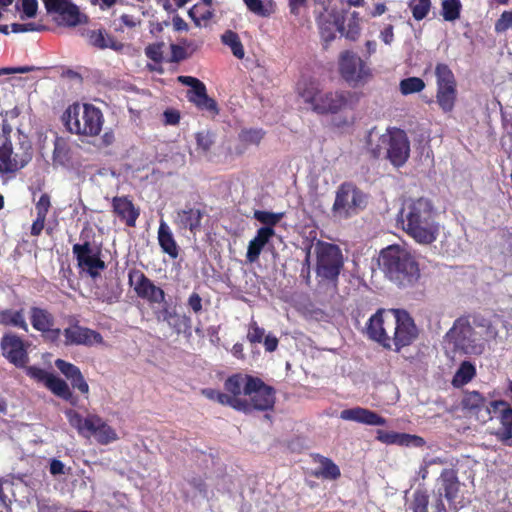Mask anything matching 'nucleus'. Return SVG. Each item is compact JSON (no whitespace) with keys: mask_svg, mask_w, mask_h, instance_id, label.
<instances>
[{"mask_svg":"<svg viewBox=\"0 0 512 512\" xmlns=\"http://www.w3.org/2000/svg\"><path fill=\"white\" fill-rule=\"evenodd\" d=\"M32 145L26 136L19 137L16 145L10 138L0 145V173H15L24 168L32 159Z\"/></svg>","mask_w":512,"mask_h":512,"instance_id":"obj_12","label":"nucleus"},{"mask_svg":"<svg viewBox=\"0 0 512 512\" xmlns=\"http://www.w3.org/2000/svg\"><path fill=\"white\" fill-rule=\"evenodd\" d=\"M367 148L374 159L385 157L395 167L403 166L410 156V141L406 132L402 129L393 127L388 128L387 132L379 136L376 144L372 139L367 141Z\"/></svg>","mask_w":512,"mask_h":512,"instance_id":"obj_7","label":"nucleus"},{"mask_svg":"<svg viewBox=\"0 0 512 512\" xmlns=\"http://www.w3.org/2000/svg\"><path fill=\"white\" fill-rule=\"evenodd\" d=\"M165 124L177 125L180 121V113L174 109H167L163 113Z\"/></svg>","mask_w":512,"mask_h":512,"instance_id":"obj_63","label":"nucleus"},{"mask_svg":"<svg viewBox=\"0 0 512 512\" xmlns=\"http://www.w3.org/2000/svg\"><path fill=\"white\" fill-rule=\"evenodd\" d=\"M61 333L62 331L60 328H55L54 326H51L48 328V331L41 332V335L45 341L57 344L59 342Z\"/></svg>","mask_w":512,"mask_h":512,"instance_id":"obj_60","label":"nucleus"},{"mask_svg":"<svg viewBox=\"0 0 512 512\" xmlns=\"http://www.w3.org/2000/svg\"><path fill=\"white\" fill-rule=\"evenodd\" d=\"M229 390L235 394H244L248 398H242V413L251 414L254 411H273L276 403V389L266 384L261 378L240 373L237 378H232Z\"/></svg>","mask_w":512,"mask_h":512,"instance_id":"obj_5","label":"nucleus"},{"mask_svg":"<svg viewBox=\"0 0 512 512\" xmlns=\"http://www.w3.org/2000/svg\"><path fill=\"white\" fill-rule=\"evenodd\" d=\"M437 481L439 487L432 494L431 512L456 511L461 487L458 470L454 468L443 469Z\"/></svg>","mask_w":512,"mask_h":512,"instance_id":"obj_10","label":"nucleus"},{"mask_svg":"<svg viewBox=\"0 0 512 512\" xmlns=\"http://www.w3.org/2000/svg\"><path fill=\"white\" fill-rule=\"evenodd\" d=\"M188 54L186 52V49L185 47L181 46V45H177V44H172L171 45V61L172 62H181L183 60H185L186 58H188Z\"/></svg>","mask_w":512,"mask_h":512,"instance_id":"obj_59","label":"nucleus"},{"mask_svg":"<svg viewBox=\"0 0 512 512\" xmlns=\"http://www.w3.org/2000/svg\"><path fill=\"white\" fill-rule=\"evenodd\" d=\"M86 37L91 46L100 50L110 48L119 52L124 48V44L107 33L105 29L89 30Z\"/></svg>","mask_w":512,"mask_h":512,"instance_id":"obj_24","label":"nucleus"},{"mask_svg":"<svg viewBox=\"0 0 512 512\" xmlns=\"http://www.w3.org/2000/svg\"><path fill=\"white\" fill-rule=\"evenodd\" d=\"M317 277L322 281L336 283L344 267L341 249L336 245L318 240L315 245Z\"/></svg>","mask_w":512,"mask_h":512,"instance_id":"obj_11","label":"nucleus"},{"mask_svg":"<svg viewBox=\"0 0 512 512\" xmlns=\"http://www.w3.org/2000/svg\"><path fill=\"white\" fill-rule=\"evenodd\" d=\"M70 382L74 389H77L80 393L85 395L86 398H88L89 385L84 379L82 372L78 373V375L72 378Z\"/></svg>","mask_w":512,"mask_h":512,"instance_id":"obj_57","label":"nucleus"},{"mask_svg":"<svg viewBox=\"0 0 512 512\" xmlns=\"http://www.w3.org/2000/svg\"><path fill=\"white\" fill-rule=\"evenodd\" d=\"M500 408L499 420L502 427L494 435L500 442L510 445L509 441L512 439V407H510V404L505 400L491 401L489 407H486L487 419L491 420V414Z\"/></svg>","mask_w":512,"mask_h":512,"instance_id":"obj_20","label":"nucleus"},{"mask_svg":"<svg viewBox=\"0 0 512 512\" xmlns=\"http://www.w3.org/2000/svg\"><path fill=\"white\" fill-rule=\"evenodd\" d=\"M340 418L369 426H384L387 421L378 413L363 407H353L340 412Z\"/></svg>","mask_w":512,"mask_h":512,"instance_id":"obj_22","label":"nucleus"},{"mask_svg":"<svg viewBox=\"0 0 512 512\" xmlns=\"http://www.w3.org/2000/svg\"><path fill=\"white\" fill-rule=\"evenodd\" d=\"M299 97L318 115H334L353 109L355 95L348 90H323L313 79H303L297 84Z\"/></svg>","mask_w":512,"mask_h":512,"instance_id":"obj_4","label":"nucleus"},{"mask_svg":"<svg viewBox=\"0 0 512 512\" xmlns=\"http://www.w3.org/2000/svg\"><path fill=\"white\" fill-rule=\"evenodd\" d=\"M72 253L77 261V265L83 264L85 261L83 259L92 258L95 255H101L100 247H93L89 241H85L84 243L74 244L72 247Z\"/></svg>","mask_w":512,"mask_h":512,"instance_id":"obj_37","label":"nucleus"},{"mask_svg":"<svg viewBox=\"0 0 512 512\" xmlns=\"http://www.w3.org/2000/svg\"><path fill=\"white\" fill-rule=\"evenodd\" d=\"M55 366L69 381L81 372L78 366L63 359H56Z\"/></svg>","mask_w":512,"mask_h":512,"instance_id":"obj_49","label":"nucleus"},{"mask_svg":"<svg viewBox=\"0 0 512 512\" xmlns=\"http://www.w3.org/2000/svg\"><path fill=\"white\" fill-rule=\"evenodd\" d=\"M168 325L178 334L190 333L192 321L189 316L176 314L173 320Z\"/></svg>","mask_w":512,"mask_h":512,"instance_id":"obj_47","label":"nucleus"},{"mask_svg":"<svg viewBox=\"0 0 512 512\" xmlns=\"http://www.w3.org/2000/svg\"><path fill=\"white\" fill-rule=\"evenodd\" d=\"M61 23L66 26L74 27L80 23V11L72 2H68L59 13Z\"/></svg>","mask_w":512,"mask_h":512,"instance_id":"obj_40","label":"nucleus"},{"mask_svg":"<svg viewBox=\"0 0 512 512\" xmlns=\"http://www.w3.org/2000/svg\"><path fill=\"white\" fill-rule=\"evenodd\" d=\"M70 325L63 330L65 346H93L104 343L103 336L96 330L81 326L79 321L72 317Z\"/></svg>","mask_w":512,"mask_h":512,"instance_id":"obj_17","label":"nucleus"},{"mask_svg":"<svg viewBox=\"0 0 512 512\" xmlns=\"http://www.w3.org/2000/svg\"><path fill=\"white\" fill-rule=\"evenodd\" d=\"M112 212L114 215L128 227H135L136 221L140 215L139 208L128 196H115L111 201Z\"/></svg>","mask_w":512,"mask_h":512,"instance_id":"obj_21","label":"nucleus"},{"mask_svg":"<svg viewBox=\"0 0 512 512\" xmlns=\"http://www.w3.org/2000/svg\"><path fill=\"white\" fill-rule=\"evenodd\" d=\"M274 235L273 228L261 227L257 230L256 236L248 244L246 259L249 263H254L259 259L263 248Z\"/></svg>","mask_w":512,"mask_h":512,"instance_id":"obj_25","label":"nucleus"},{"mask_svg":"<svg viewBox=\"0 0 512 512\" xmlns=\"http://www.w3.org/2000/svg\"><path fill=\"white\" fill-rule=\"evenodd\" d=\"M432 496L426 490L417 489L412 495L409 508L412 512H431Z\"/></svg>","mask_w":512,"mask_h":512,"instance_id":"obj_34","label":"nucleus"},{"mask_svg":"<svg viewBox=\"0 0 512 512\" xmlns=\"http://www.w3.org/2000/svg\"><path fill=\"white\" fill-rule=\"evenodd\" d=\"M38 9L37 0H22V10L26 17L32 18L36 15Z\"/></svg>","mask_w":512,"mask_h":512,"instance_id":"obj_61","label":"nucleus"},{"mask_svg":"<svg viewBox=\"0 0 512 512\" xmlns=\"http://www.w3.org/2000/svg\"><path fill=\"white\" fill-rule=\"evenodd\" d=\"M312 460L319 464L313 473L317 478L336 480L341 476L339 467L330 458L316 453L312 454Z\"/></svg>","mask_w":512,"mask_h":512,"instance_id":"obj_28","label":"nucleus"},{"mask_svg":"<svg viewBox=\"0 0 512 512\" xmlns=\"http://www.w3.org/2000/svg\"><path fill=\"white\" fill-rule=\"evenodd\" d=\"M158 243L164 253L170 258L176 259L179 256V247L170 230V227L163 220L160 221L158 228Z\"/></svg>","mask_w":512,"mask_h":512,"instance_id":"obj_27","label":"nucleus"},{"mask_svg":"<svg viewBox=\"0 0 512 512\" xmlns=\"http://www.w3.org/2000/svg\"><path fill=\"white\" fill-rule=\"evenodd\" d=\"M48 14H59L69 0H42Z\"/></svg>","mask_w":512,"mask_h":512,"instance_id":"obj_58","label":"nucleus"},{"mask_svg":"<svg viewBox=\"0 0 512 512\" xmlns=\"http://www.w3.org/2000/svg\"><path fill=\"white\" fill-rule=\"evenodd\" d=\"M461 407L463 410L478 417L483 409L486 410V398L479 391L465 390L461 399Z\"/></svg>","mask_w":512,"mask_h":512,"instance_id":"obj_30","label":"nucleus"},{"mask_svg":"<svg viewBox=\"0 0 512 512\" xmlns=\"http://www.w3.org/2000/svg\"><path fill=\"white\" fill-rule=\"evenodd\" d=\"M253 217L262 223L263 227L273 228L282 220L284 213H274L264 210H255Z\"/></svg>","mask_w":512,"mask_h":512,"instance_id":"obj_42","label":"nucleus"},{"mask_svg":"<svg viewBox=\"0 0 512 512\" xmlns=\"http://www.w3.org/2000/svg\"><path fill=\"white\" fill-rule=\"evenodd\" d=\"M475 376L476 367L474 364L470 361H463L453 376L452 385L460 388L471 382Z\"/></svg>","mask_w":512,"mask_h":512,"instance_id":"obj_33","label":"nucleus"},{"mask_svg":"<svg viewBox=\"0 0 512 512\" xmlns=\"http://www.w3.org/2000/svg\"><path fill=\"white\" fill-rule=\"evenodd\" d=\"M162 47V43L150 44L145 48V54L152 61L159 63L162 61L163 58Z\"/></svg>","mask_w":512,"mask_h":512,"instance_id":"obj_56","label":"nucleus"},{"mask_svg":"<svg viewBox=\"0 0 512 512\" xmlns=\"http://www.w3.org/2000/svg\"><path fill=\"white\" fill-rule=\"evenodd\" d=\"M386 276L400 288H411L420 278L419 264L406 249L390 245L380 253Z\"/></svg>","mask_w":512,"mask_h":512,"instance_id":"obj_6","label":"nucleus"},{"mask_svg":"<svg viewBox=\"0 0 512 512\" xmlns=\"http://www.w3.org/2000/svg\"><path fill=\"white\" fill-rule=\"evenodd\" d=\"M376 440L386 445H399L405 447H423L426 442L418 435L400 433L394 431L377 430Z\"/></svg>","mask_w":512,"mask_h":512,"instance_id":"obj_23","label":"nucleus"},{"mask_svg":"<svg viewBox=\"0 0 512 512\" xmlns=\"http://www.w3.org/2000/svg\"><path fill=\"white\" fill-rule=\"evenodd\" d=\"M425 88V82L419 77H408L400 81L401 94L410 95L421 92Z\"/></svg>","mask_w":512,"mask_h":512,"instance_id":"obj_44","label":"nucleus"},{"mask_svg":"<svg viewBox=\"0 0 512 512\" xmlns=\"http://www.w3.org/2000/svg\"><path fill=\"white\" fill-rule=\"evenodd\" d=\"M403 231L420 244L433 243L439 234V224L432 202L420 197L406 202L400 213Z\"/></svg>","mask_w":512,"mask_h":512,"instance_id":"obj_3","label":"nucleus"},{"mask_svg":"<svg viewBox=\"0 0 512 512\" xmlns=\"http://www.w3.org/2000/svg\"><path fill=\"white\" fill-rule=\"evenodd\" d=\"M29 343L14 332H6L0 340L3 357L17 368L26 367L29 361Z\"/></svg>","mask_w":512,"mask_h":512,"instance_id":"obj_15","label":"nucleus"},{"mask_svg":"<svg viewBox=\"0 0 512 512\" xmlns=\"http://www.w3.org/2000/svg\"><path fill=\"white\" fill-rule=\"evenodd\" d=\"M368 337L386 349L396 352L411 345L418 337V329L410 314L402 309H379L366 325Z\"/></svg>","mask_w":512,"mask_h":512,"instance_id":"obj_1","label":"nucleus"},{"mask_svg":"<svg viewBox=\"0 0 512 512\" xmlns=\"http://www.w3.org/2000/svg\"><path fill=\"white\" fill-rule=\"evenodd\" d=\"M437 88L456 87V80L450 67L445 63H438L435 67Z\"/></svg>","mask_w":512,"mask_h":512,"instance_id":"obj_38","label":"nucleus"},{"mask_svg":"<svg viewBox=\"0 0 512 512\" xmlns=\"http://www.w3.org/2000/svg\"><path fill=\"white\" fill-rule=\"evenodd\" d=\"M264 137L262 129H246L242 130L239 134V139L247 144L258 145Z\"/></svg>","mask_w":512,"mask_h":512,"instance_id":"obj_50","label":"nucleus"},{"mask_svg":"<svg viewBox=\"0 0 512 512\" xmlns=\"http://www.w3.org/2000/svg\"><path fill=\"white\" fill-rule=\"evenodd\" d=\"M178 81L190 87L186 97L199 110H205L214 115L219 113L216 101L208 96L206 86L202 81L192 76H179Z\"/></svg>","mask_w":512,"mask_h":512,"instance_id":"obj_18","label":"nucleus"},{"mask_svg":"<svg viewBox=\"0 0 512 512\" xmlns=\"http://www.w3.org/2000/svg\"><path fill=\"white\" fill-rule=\"evenodd\" d=\"M431 6V0H410L409 2V8L416 21H421L426 18L430 12Z\"/></svg>","mask_w":512,"mask_h":512,"instance_id":"obj_45","label":"nucleus"},{"mask_svg":"<svg viewBox=\"0 0 512 512\" xmlns=\"http://www.w3.org/2000/svg\"><path fill=\"white\" fill-rule=\"evenodd\" d=\"M360 22L361 18L359 12L353 11L348 19L347 29L345 32L346 38L353 41L358 39L361 31Z\"/></svg>","mask_w":512,"mask_h":512,"instance_id":"obj_46","label":"nucleus"},{"mask_svg":"<svg viewBox=\"0 0 512 512\" xmlns=\"http://www.w3.org/2000/svg\"><path fill=\"white\" fill-rule=\"evenodd\" d=\"M188 306L194 313H200L202 311V298L196 292L190 294L188 298Z\"/></svg>","mask_w":512,"mask_h":512,"instance_id":"obj_62","label":"nucleus"},{"mask_svg":"<svg viewBox=\"0 0 512 512\" xmlns=\"http://www.w3.org/2000/svg\"><path fill=\"white\" fill-rule=\"evenodd\" d=\"M0 325L5 327H14L28 332V324L25 319L24 309L6 308L0 310Z\"/></svg>","mask_w":512,"mask_h":512,"instance_id":"obj_31","label":"nucleus"},{"mask_svg":"<svg viewBox=\"0 0 512 512\" xmlns=\"http://www.w3.org/2000/svg\"><path fill=\"white\" fill-rule=\"evenodd\" d=\"M31 326L38 332H46L48 328L55 325L54 315L47 309L32 306L29 310Z\"/></svg>","mask_w":512,"mask_h":512,"instance_id":"obj_26","label":"nucleus"},{"mask_svg":"<svg viewBox=\"0 0 512 512\" xmlns=\"http://www.w3.org/2000/svg\"><path fill=\"white\" fill-rule=\"evenodd\" d=\"M46 387L56 396L62 398L63 400L69 402L71 405L75 406L78 403V398L73 394L67 382L60 377L54 375L52 373L51 377L48 379Z\"/></svg>","mask_w":512,"mask_h":512,"instance_id":"obj_29","label":"nucleus"},{"mask_svg":"<svg viewBox=\"0 0 512 512\" xmlns=\"http://www.w3.org/2000/svg\"><path fill=\"white\" fill-rule=\"evenodd\" d=\"M512 28V11H504L495 23L496 32H505Z\"/></svg>","mask_w":512,"mask_h":512,"instance_id":"obj_54","label":"nucleus"},{"mask_svg":"<svg viewBox=\"0 0 512 512\" xmlns=\"http://www.w3.org/2000/svg\"><path fill=\"white\" fill-rule=\"evenodd\" d=\"M50 207V196L47 193H43L35 205L36 215L47 218Z\"/></svg>","mask_w":512,"mask_h":512,"instance_id":"obj_55","label":"nucleus"},{"mask_svg":"<svg viewBox=\"0 0 512 512\" xmlns=\"http://www.w3.org/2000/svg\"><path fill=\"white\" fill-rule=\"evenodd\" d=\"M221 41L224 45L228 46L231 49L232 54L236 58H244L245 50L240 40V37L236 32L232 30L225 31L221 36Z\"/></svg>","mask_w":512,"mask_h":512,"instance_id":"obj_36","label":"nucleus"},{"mask_svg":"<svg viewBox=\"0 0 512 512\" xmlns=\"http://www.w3.org/2000/svg\"><path fill=\"white\" fill-rule=\"evenodd\" d=\"M498 330L489 319L475 318L471 325L468 316L457 318L446 333V339L459 351L466 355L479 356L486 350V344L496 340Z\"/></svg>","mask_w":512,"mask_h":512,"instance_id":"obj_2","label":"nucleus"},{"mask_svg":"<svg viewBox=\"0 0 512 512\" xmlns=\"http://www.w3.org/2000/svg\"><path fill=\"white\" fill-rule=\"evenodd\" d=\"M265 331L259 327L256 321H251L248 327L247 340L252 343H261L264 338Z\"/></svg>","mask_w":512,"mask_h":512,"instance_id":"obj_52","label":"nucleus"},{"mask_svg":"<svg viewBox=\"0 0 512 512\" xmlns=\"http://www.w3.org/2000/svg\"><path fill=\"white\" fill-rule=\"evenodd\" d=\"M62 119L70 133L87 137L99 135L104 124L102 111L88 103L69 105Z\"/></svg>","mask_w":512,"mask_h":512,"instance_id":"obj_8","label":"nucleus"},{"mask_svg":"<svg viewBox=\"0 0 512 512\" xmlns=\"http://www.w3.org/2000/svg\"><path fill=\"white\" fill-rule=\"evenodd\" d=\"M338 70L342 79L352 87L363 85L372 78V71L369 66L350 50L340 53Z\"/></svg>","mask_w":512,"mask_h":512,"instance_id":"obj_14","label":"nucleus"},{"mask_svg":"<svg viewBox=\"0 0 512 512\" xmlns=\"http://www.w3.org/2000/svg\"><path fill=\"white\" fill-rule=\"evenodd\" d=\"M61 506L58 503L49 501L38 502V512H60Z\"/></svg>","mask_w":512,"mask_h":512,"instance_id":"obj_64","label":"nucleus"},{"mask_svg":"<svg viewBox=\"0 0 512 512\" xmlns=\"http://www.w3.org/2000/svg\"><path fill=\"white\" fill-rule=\"evenodd\" d=\"M366 195L354 183L344 182L336 191L332 206L333 216L348 219L357 215L366 206Z\"/></svg>","mask_w":512,"mask_h":512,"instance_id":"obj_13","label":"nucleus"},{"mask_svg":"<svg viewBox=\"0 0 512 512\" xmlns=\"http://www.w3.org/2000/svg\"><path fill=\"white\" fill-rule=\"evenodd\" d=\"M456 96V87L437 88V103L444 112H451L453 110Z\"/></svg>","mask_w":512,"mask_h":512,"instance_id":"obj_35","label":"nucleus"},{"mask_svg":"<svg viewBox=\"0 0 512 512\" xmlns=\"http://www.w3.org/2000/svg\"><path fill=\"white\" fill-rule=\"evenodd\" d=\"M64 413L70 426L83 437L93 436L100 445H108L118 439L116 430L98 414L89 413L83 418L74 409H67Z\"/></svg>","mask_w":512,"mask_h":512,"instance_id":"obj_9","label":"nucleus"},{"mask_svg":"<svg viewBox=\"0 0 512 512\" xmlns=\"http://www.w3.org/2000/svg\"><path fill=\"white\" fill-rule=\"evenodd\" d=\"M197 149L207 154L214 144L213 136L209 131H200L195 134Z\"/></svg>","mask_w":512,"mask_h":512,"instance_id":"obj_48","label":"nucleus"},{"mask_svg":"<svg viewBox=\"0 0 512 512\" xmlns=\"http://www.w3.org/2000/svg\"><path fill=\"white\" fill-rule=\"evenodd\" d=\"M248 10L258 16L268 17L271 11L267 9L262 0H243Z\"/></svg>","mask_w":512,"mask_h":512,"instance_id":"obj_53","label":"nucleus"},{"mask_svg":"<svg viewBox=\"0 0 512 512\" xmlns=\"http://www.w3.org/2000/svg\"><path fill=\"white\" fill-rule=\"evenodd\" d=\"M85 262L78 267L86 270V272L92 277L97 278L100 276V272L106 269L105 262L101 259V255H95L92 258H87Z\"/></svg>","mask_w":512,"mask_h":512,"instance_id":"obj_43","label":"nucleus"},{"mask_svg":"<svg viewBox=\"0 0 512 512\" xmlns=\"http://www.w3.org/2000/svg\"><path fill=\"white\" fill-rule=\"evenodd\" d=\"M238 376H240V373L232 374L224 381V390L226 393L220 391L216 402L224 406H229L238 412H242V408L244 406L242 403L241 394L233 393L231 390H229V386L227 385L229 384L230 380H232V378L235 379Z\"/></svg>","mask_w":512,"mask_h":512,"instance_id":"obj_32","label":"nucleus"},{"mask_svg":"<svg viewBox=\"0 0 512 512\" xmlns=\"http://www.w3.org/2000/svg\"><path fill=\"white\" fill-rule=\"evenodd\" d=\"M206 215L203 207L185 205L175 211L173 223L178 231H189L195 236L202 230V220Z\"/></svg>","mask_w":512,"mask_h":512,"instance_id":"obj_19","label":"nucleus"},{"mask_svg":"<svg viewBox=\"0 0 512 512\" xmlns=\"http://www.w3.org/2000/svg\"><path fill=\"white\" fill-rule=\"evenodd\" d=\"M69 160V146L63 139L57 138L54 142L53 161L59 165L65 166Z\"/></svg>","mask_w":512,"mask_h":512,"instance_id":"obj_41","label":"nucleus"},{"mask_svg":"<svg viewBox=\"0 0 512 512\" xmlns=\"http://www.w3.org/2000/svg\"><path fill=\"white\" fill-rule=\"evenodd\" d=\"M26 369V374L36 380L37 382L44 383L46 386L48 379L51 377L52 373L47 372L45 369H42L37 366H26L24 367Z\"/></svg>","mask_w":512,"mask_h":512,"instance_id":"obj_51","label":"nucleus"},{"mask_svg":"<svg viewBox=\"0 0 512 512\" xmlns=\"http://www.w3.org/2000/svg\"><path fill=\"white\" fill-rule=\"evenodd\" d=\"M128 283L133 286L136 295L150 304H161L165 302L164 290L156 286L144 272L133 268L128 272Z\"/></svg>","mask_w":512,"mask_h":512,"instance_id":"obj_16","label":"nucleus"},{"mask_svg":"<svg viewBox=\"0 0 512 512\" xmlns=\"http://www.w3.org/2000/svg\"><path fill=\"white\" fill-rule=\"evenodd\" d=\"M462 4L460 0H442L441 15L445 21L454 22L460 18Z\"/></svg>","mask_w":512,"mask_h":512,"instance_id":"obj_39","label":"nucleus"}]
</instances>
